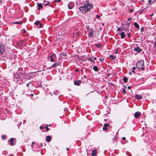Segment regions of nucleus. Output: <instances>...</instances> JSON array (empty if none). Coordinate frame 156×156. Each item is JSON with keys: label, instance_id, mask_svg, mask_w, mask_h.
Returning a JSON list of instances; mask_svg holds the SVG:
<instances>
[{"label": "nucleus", "instance_id": "obj_1", "mask_svg": "<svg viewBox=\"0 0 156 156\" xmlns=\"http://www.w3.org/2000/svg\"><path fill=\"white\" fill-rule=\"evenodd\" d=\"M93 7L92 4H89L88 2L85 3L83 6L79 7L80 10L83 14H85L88 12Z\"/></svg>", "mask_w": 156, "mask_h": 156}, {"label": "nucleus", "instance_id": "obj_2", "mask_svg": "<svg viewBox=\"0 0 156 156\" xmlns=\"http://www.w3.org/2000/svg\"><path fill=\"white\" fill-rule=\"evenodd\" d=\"M144 62L143 60H139L136 64V67L139 69H142L143 70H144L145 68L143 67Z\"/></svg>", "mask_w": 156, "mask_h": 156}, {"label": "nucleus", "instance_id": "obj_3", "mask_svg": "<svg viewBox=\"0 0 156 156\" xmlns=\"http://www.w3.org/2000/svg\"><path fill=\"white\" fill-rule=\"evenodd\" d=\"M5 47L3 44L0 43V55L2 54L5 51Z\"/></svg>", "mask_w": 156, "mask_h": 156}, {"label": "nucleus", "instance_id": "obj_4", "mask_svg": "<svg viewBox=\"0 0 156 156\" xmlns=\"http://www.w3.org/2000/svg\"><path fill=\"white\" fill-rule=\"evenodd\" d=\"M141 115V113L139 112H136L134 115V116L136 119H138L139 117Z\"/></svg>", "mask_w": 156, "mask_h": 156}, {"label": "nucleus", "instance_id": "obj_5", "mask_svg": "<svg viewBox=\"0 0 156 156\" xmlns=\"http://www.w3.org/2000/svg\"><path fill=\"white\" fill-rule=\"evenodd\" d=\"M68 7L69 9H72L74 6V3L72 2H69L68 4Z\"/></svg>", "mask_w": 156, "mask_h": 156}, {"label": "nucleus", "instance_id": "obj_6", "mask_svg": "<svg viewBox=\"0 0 156 156\" xmlns=\"http://www.w3.org/2000/svg\"><path fill=\"white\" fill-rule=\"evenodd\" d=\"M111 134H112V133L113 134V136H114V137L112 138V143H114L115 141H116L117 140V136L115 133L111 132Z\"/></svg>", "mask_w": 156, "mask_h": 156}, {"label": "nucleus", "instance_id": "obj_7", "mask_svg": "<svg viewBox=\"0 0 156 156\" xmlns=\"http://www.w3.org/2000/svg\"><path fill=\"white\" fill-rule=\"evenodd\" d=\"M109 127V124L108 123H105L104 125L103 128V130L104 131L108 130V127Z\"/></svg>", "mask_w": 156, "mask_h": 156}, {"label": "nucleus", "instance_id": "obj_8", "mask_svg": "<svg viewBox=\"0 0 156 156\" xmlns=\"http://www.w3.org/2000/svg\"><path fill=\"white\" fill-rule=\"evenodd\" d=\"M134 50L136 51L137 53H139L140 52L142 51V49L140 48L139 47H137L136 48H134Z\"/></svg>", "mask_w": 156, "mask_h": 156}, {"label": "nucleus", "instance_id": "obj_9", "mask_svg": "<svg viewBox=\"0 0 156 156\" xmlns=\"http://www.w3.org/2000/svg\"><path fill=\"white\" fill-rule=\"evenodd\" d=\"M94 30L92 28H91L88 34L89 37L90 38L93 36Z\"/></svg>", "mask_w": 156, "mask_h": 156}, {"label": "nucleus", "instance_id": "obj_10", "mask_svg": "<svg viewBox=\"0 0 156 156\" xmlns=\"http://www.w3.org/2000/svg\"><path fill=\"white\" fill-rule=\"evenodd\" d=\"M15 139L14 138H11L9 140V142L10 143V144L11 146H13L14 145L13 141Z\"/></svg>", "mask_w": 156, "mask_h": 156}, {"label": "nucleus", "instance_id": "obj_11", "mask_svg": "<svg viewBox=\"0 0 156 156\" xmlns=\"http://www.w3.org/2000/svg\"><path fill=\"white\" fill-rule=\"evenodd\" d=\"M81 83V81L80 80H76L74 82V85L77 86H79Z\"/></svg>", "mask_w": 156, "mask_h": 156}, {"label": "nucleus", "instance_id": "obj_12", "mask_svg": "<svg viewBox=\"0 0 156 156\" xmlns=\"http://www.w3.org/2000/svg\"><path fill=\"white\" fill-rule=\"evenodd\" d=\"M135 97L137 100H140L142 98V96L141 95H139L137 94L136 95Z\"/></svg>", "mask_w": 156, "mask_h": 156}, {"label": "nucleus", "instance_id": "obj_13", "mask_svg": "<svg viewBox=\"0 0 156 156\" xmlns=\"http://www.w3.org/2000/svg\"><path fill=\"white\" fill-rule=\"evenodd\" d=\"M51 137L49 136H46V140L47 142H49L51 141Z\"/></svg>", "mask_w": 156, "mask_h": 156}, {"label": "nucleus", "instance_id": "obj_14", "mask_svg": "<svg viewBox=\"0 0 156 156\" xmlns=\"http://www.w3.org/2000/svg\"><path fill=\"white\" fill-rule=\"evenodd\" d=\"M38 9L39 10L42 9L43 8V5L41 3H39L37 4Z\"/></svg>", "mask_w": 156, "mask_h": 156}, {"label": "nucleus", "instance_id": "obj_15", "mask_svg": "<svg viewBox=\"0 0 156 156\" xmlns=\"http://www.w3.org/2000/svg\"><path fill=\"white\" fill-rule=\"evenodd\" d=\"M12 24H20L21 25L22 24V22L21 21H16L12 22L11 24L12 25Z\"/></svg>", "mask_w": 156, "mask_h": 156}, {"label": "nucleus", "instance_id": "obj_16", "mask_svg": "<svg viewBox=\"0 0 156 156\" xmlns=\"http://www.w3.org/2000/svg\"><path fill=\"white\" fill-rule=\"evenodd\" d=\"M49 4L50 2L48 1H47V2H46V1H44L43 4L45 6L49 5Z\"/></svg>", "mask_w": 156, "mask_h": 156}, {"label": "nucleus", "instance_id": "obj_17", "mask_svg": "<svg viewBox=\"0 0 156 156\" xmlns=\"http://www.w3.org/2000/svg\"><path fill=\"white\" fill-rule=\"evenodd\" d=\"M92 156H96V150H93L92 151Z\"/></svg>", "mask_w": 156, "mask_h": 156}, {"label": "nucleus", "instance_id": "obj_18", "mask_svg": "<svg viewBox=\"0 0 156 156\" xmlns=\"http://www.w3.org/2000/svg\"><path fill=\"white\" fill-rule=\"evenodd\" d=\"M95 45L96 47L98 48H101L102 47V45L100 43L96 44H95Z\"/></svg>", "mask_w": 156, "mask_h": 156}, {"label": "nucleus", "instance_id": "obj_19", "mask_svg": "<svg viewBox=\"0 0 156 156\" xmlns=\"http://www.w3.org/2000/svg\"><path fill=\"white\" fill-rule=\"evenodd\" d=\"M66 53H62L60 54V56L61 57L63 58L66 56Z\"/></svg>", "mask_w": 156, "mask_h": 156}, {"label": "nucleus", "instance_id": "obj_20", "mask_svg": "<svg viewBox=\"0 0 156 156\" xmlns=\"http://www.w3.org/2000/svg\"><path fill=\"white\" fill-rule=\"evenodd\" d=\"M120 35H121V38L122 39L124 38L126 36V35L124 34V32H121Z\"/></svg>", "mask_w": 156, "mask_h": 156}, {"label": "nucleus", "instance_id": "obj_21", "mask_svg": "<svg viewBox=\"0 0 156 156\" xmlns=\"http://www.w3.org/2000/svg\"><path fill=\"white\" fill-rule=\"evenodd\" d=\"M134 25L136 28H138L139 27V25L136 22H135L134 23Z\"/></svg>", "mask_w": 156, "mask_h": 156}, {"label": "nucleus", "instance_id": "obj_22", "mask_svg": "<svg viewBox=\"0 0 156 156\" xmlns=\"http://www.w3.org/2000/svg\"><path fill=\"white\" fill-rule=\"evenodd\" d=\"M93 69L95 71H98V68L97 66H94L93 67Z\"/></svg>", "mask_w": 156, "mask_h": 156}, {"label": "nucleus", "instance_id": "obj_23", "mask_svg": "<svg viewBox=\"0 0 156 156\" xmlns=\"http://www.w3.org/2000/svg\"><path fill=\"white\" fill-rule=\"evenodd\" d=\"M110 58H111L112 60H114L115 59V57L114 55H110Z\"/></svg>", "mask_w": 156, "mask_h": 156}, {"label": "nucleus", "instance_id": "obj_24", "mask_svg": "<svg viewBox=\"0 0 156 156\" xmlns=\"http://www.w3.org/2000/svg\"><path fill=\"white\" fill-rule=\"evenodd\" d=\"M123 81L125 83H126L127 82V81L128 80V79L127 77H124L123 78Z\"/></svg>", "mask_w": 156, "mask_h": 156}, {"label": "nucleus", "instance_id": "obj_25", "mask_svg": "<svg viewBox=\"0 0 156 156\" xmlns=\"http://www.w3.org/2000/svg\"><path fill=\"white\" fill-rule=\"evenodd\" d=\"M58 65L56 63L54 64L51 66V68H56L57 66Z\"/></svg>", "mask_w": 156, "mask_h": 156}, {"label": "nucleus", "instance_id": "obj_26", "mask_svg": "<svg viewBox=\"0 0 156 156\" xmlns=\"http://www.w3.org/2000/svg\"><path fill=\"white\" fill-rule=\"evenodd\" d=\"M92 58V57H89L88 58V60L90 61V62H94L95 63V62L93 59H91Z\"/></svg>", "mask_w": 156, "mask_h": 156}, {"label": "nucleus", "instance_id": "obj_27", "mask_svg": "<svg viewBox=\"0 0 156 156\" xmlns=\"http://www.w3.org/2000/svg\"><path fill=\"white\" fill-rule=\"evenodd\" d=\"M128 30H129V27H126L125 28L123 27V28L122 29V30H125L126 31H127Z\"/></svg>", "mask_w": 156, "mask_h": 156}, {"label": "nucleus", "instance_id": "obj_28", "mask_svg": "<svg viewBox=\"0 0 156 156\" xmlns=\"http://www.w3.org/2000/svg\"><path fill=\"white\" fill-rule=\"evenodd\" d=\"M6 137V135L2 136V140H4L5 139Z\"/></svg>", "mask_w": 156, "mask_h": 156}, {"label": "nucleus", "instance_id": "obj_29", "mask_svg": "<svg viewBox=\"0 0 156 156\" xmlns=\"http://www.w3.org/2000/svg\"><path fill=\"white\" fill-rule=\"evenodd\" d=\"M46 129V132L48 131L49 130V128L48 127V125H46V126L44 128Z\"/></svg>", "mask_w": 156, "mask_h": 156}, {"label": "nucleus", "instance_id": "obj_30", "mask_svg": "<svg viewBox=\"0 0 156 156\" xmlns=\"http://www.w3.org/2000/svg\"><path fill=\"white\" fill-rule=\"evenodd\" d=\"M104 59V58L102 57H101L100 58L99 61L101 62H103Z\"/></svg>", "mask_w": 156, "mask_h": 156}, {"label": "nucleus", "instance_id": "obj_31", "mask_svg": "<svg viewBox=\"0 0 156 156\" xmlns=\"http://www.w3.org/2000/svg\"><path fill=\"white\" fill-rule=\"evenodd\" d=\"M53 57L51 55L50 56L51 59H50V61L51 62H54V58H53Z\"/></svg>", "mask_w": 156, "mask_h": 156}, {"label": "nucleus", "instance_id": "obj_32", "mask_svg": "<svg viewBox=\"0 0 156 156\" xmlns=\"http://www.w3.org/2000/svg\"><path fill=\"white\" fill-rule=\"evenodd\" d=\"M131 23V22H127L126 23V25L127 26V27H128V26Z\"/></svg>", "mask_w": 156, "mask_h": 156}, {"label": "nucleus", "instance_id": "obj_33", "mask_svg": "<svg viewBox=\"0 0 156 156\" xmlns=\"http://www.w3.org/2000/svg\"><path fill=\"white\" fill-rule=\"evenodd\" d=\"M133 71H132L133 73H135V70L136 69V68L135 67H133L132 68Z\"/></svg>", "mask_w": 156, "mask_h": 156}, {"label": "nucleus", "instance_id": "obj_34", "mask_svg": "<svg viewBox=\"0 0 156 156\" xmlns=\"http://www.w3.org/2000/svg\"><path fill=\"white\" fill-rule=\"evenodd\" d=\"M40 21H36L35 23L36 26H37L40 23Z\"/></svg>", "mask_w": 156, "mask_h": 156}, {"label": "nucleus", "instance_id": "obj_35", "mask_svg": "<svg viewBox=\"0 0 156 156\" xmlns=\"http://www.w3.org/2000/svg\"><path fill=\"white\" fill-rule=\"evenodd\" d=\"M43 25L42 23H39V27L40 28H42V27H43Z\"/></svg>", "mask_w": 156, "mask_h": 156}, {"label": "nucleus", "instance_id": "obj_36", "mask_svg": "<svg viewBox=\"0 0 156 156\" xmlns=\"http://www.w3.org/2000/svg\"><path fill=\"white\" fill-rule=\"evenodd\" d=\"M57 91H55L54 92H53V94L55 95H57L58 94L57 93Z\"/></svg>", "mask_w": 156, "mask_h": 156}, {"label": "nucleus", "instance_id": "obj_37", "mask_svg": "<svg viewBox=\"0 0 156 156\" xmlns=\"http://www.w3.org/2000/svg\"><path fill=\"white\" fill-rule=\"evenodd\" d=\"M144 30V29L143 27H142L141 29H140V31L141 32H143Z\"/></svg>", "mask_w": 156, "mask_h": 156}, {"label": "nucleus", "instance_id": "obj_38", "mask_svg": "<svg viewBox=\"0 0 156 156\" xmlns=\"http://www.w3.org/2000/svg\"><path fill=\"white\" fill-rule=\"evenodd\" d=\"M30 83H31V82H30L29 83H27V84H26V86H27V87H29V84H30Z\"/></svg>", "mask_w": 156, "mask_h": 156}, {"label": "nucleus", "instance_id": "obj_39", "mask_svg": "<svg viewBox=\"0 0 156 156\" xmlns=\"http://www.w3.org/2000/svg\"><path fill=\"white\" fill-rule=\"evenodd\" d=\"M96 17L98 19H99L100 18V16L98 15H97L96 16Z\"/></svg>", "mask_w": 156, "mask_h": 156}, {"label": "nucleus", "instance_id": "obj_40", "mask_svg": "<svg viewBox=\"0 0 156 156\" xmlns=\"http://www.w3.org/2000/svg\"><path fill=\"white\" fill-rule=\"evenodd\" d=\"M122 91L124 93H126V90H125V89H123V90H122Z\"/></svg>", "mask_w": 156, "mask_h": 156}, {"label": "nucleus", "instance_id": "obj_41", "mask_svg": "<svg viewBox=\"0 0 156 156\" xmlns=\"http://www.w3.org/2000/svg\"><path fill=\"white\" fill-rule=\"evenodd\" d=\"M121 30V28L120 27H118L117 29V31H119L120 30Z\"/></svg>", "mask_w": 156, "mask_h": 156}, {"label": "nucleus", "instance_id": "obj_42", "mask_svg": "<svg viewBox=\"0 0 156 156\" xmlns=\"http://www.w3.org/2000/svg\"><path fill=\"white\" fill-rule=\"evenodd\" d=\"M154 46L155 48H156V41L155 42Z\"/></svg>", "mask_w": 156, "mask_h": 156}, {"label": "nucleus", "instance_id": "obj_43", "mask_svg": "<svg viewBox=\"0 0 156 156\" xmlns=\"http://www.w3.org/2000/svg\"><path fill=\"white\" fill-rule=\"evenodd\" d=\"M51 55H52L53 57H56V55H55V54H54V53L53 54Z\"/></svg>", "mask_w": 156, "mask_h": 156}, {"label": "nucleus", "instance_id": "obj_44", "mask_svg": "<svg viewBox=\"0 0 156 156\" xmlns=\"http://www.w3.org/2000/svg\"><path fill=\"white\" fill-rule=\"evenodd\" d=\"M132 20V19L131 18H129L128 19V21H130V22H131V20Z\"/></svg>", "mask_w": 156, "mask_h": 156}, {"label": "nucleus", "instance_id": "obj_45", "mask_svg": "<svg viewBox=\"0 0 156 156\" xmlns=\"http://www.w3.org/2000/svg\"><path fill=\"white\" fill-rule=\"evenodd\" d=\"M61 0H58V1H57L56 0H55V1L56 2H60L61 1Z\"/></svg>", "mask_w": 156, "mask_h": 156}, {"label": "nucleus", "instance_id": "obj_46", "mask_svg": "<svg viewBox=\"0 0 156 156\" xmlns=\"http://www.w3.org/2000/svg\"><path fill=\"white\" fill-rule=\"evenodd\" d=\"M43 128H44L42 126H41L40 127V128L41 129H43Z\"/></svg>", "mask_w": 156, "mask_h": 156}, {"label": "nucleus", "instance_id": "obj_47", "mask_svg": "<svg viewBox=\"0 0 156 156\" xmlns=\"http://www.w3.org/2000/svg\"><path fill=\"white\" fill-rule=\"evenodd\" d=\"M133 9H131L129 10V11L131 12H133Z\"/></svg>", "mask_w": 156, "mask_h": 156}, {"label": "nucleus", "instance_id": "obj_48", "mask_svg": "<svg viewBox=\"0 0 156 156\" xmlns=\"http://www.w3.org/2000/svg\"><path fill=\"white\" fill-rule=\"evenodd\" d=\"M127 88L128 89H130L131 88V87L130 86H129L128 87H127Z\"/></svg>", "mask_w": 156, "mask_h": 156}, {"label": "nucleus", "instance_id": "obj_49", "mask_svg": "<svg viewBox=\"0 0 156 156\" xmlns=\"http://www.w3.org/2000/svg\"><path fill=\"white\" fill-rule=\"evenodd\" d=\"M122 139L123 140H125L126 139V138L125 137H122Z\"/></svg>", "mask_w": 156, "mask_h": 156}, {"label": "nucleus", "instance_id": "obj_50", "mask_svg": "<svg viewBox=\"0 0 156 156\" xmlns=\"http://www.w3.org/2000/svg\"><path fill=\"white\" fill-rule=\"evenodd\" d=\"M40 146L41 147H42L43 146V144L42 143H41L40 144Z\"/></svg>", "mask_w": 156, "mask_h": 156}, {"label": "nucleus", "instance_id": "obj_51", "mask_svg": "<svg viewBox=\"0 0 156 156\" xmlns=\"http://www.w3.org/2000/svg\"><path fill=\"white\" fill-rule=\"evenodd\" d=\"M127 35H128V37H130V34L129 33H128L127 34Z\"/></svg>", "mask_w": 156, "mask_h": 156}, {"label": "nucleus", "instance_id": "obj_52", "mask_svg": "<svg viewBox=\"0 0 156 156\" xmlns=\"http://www.w3.org/2000/svg\"><path fill=\"white\" fill-rule=\"evenodd\" d=\"M153 15H154V14H153V13H152V14H151V15H150V16H153Z\"/></svg>", "mask_w": 156, "mask_h": 156}, {"label": "nucleus", "instance_id": "obj_53", "mask_svg": "<svg viewBox=\"0 0 156 156\" xmlns=\"http://www.w3.org/2000/svg\"><path fill=\"white\" fill-rule=\"evenodd\" d=\"M148 2L150 3L151 2V0H149L148 1Z\"/></svg>", "mask_w": 156, "mask_h": 156}, {"label": "nucleus", "instance_id": "obj_54", "mask_svg": "<svg viewBox=\"0 0 156 156\" xmlns=\"http://www.w3.org/2000/svg\"><path fill=\"white\" fill-rule=\"evenodd\" d=\"M75 71L76 72H78L79 71V70L78 69H76Z\"/></svg>", "mask_w": 156, "mask_h": 156}, {"label": "nucleus", "instance_id": "obj_55", "mask_svg": "<svg viewBox=\"0 0 156 156\" xmlns=\"http://www.w3.org/2000/svg\"><path fill=\"white\" fill-rule=\"evenodd\" d=\"M94 60H96V59H97V58H96V57H94Z\"/></svg>", "mask_w": 156, "mask_h": 156}, {"label": "nucleus", "instance_id": "obj_56", "mask_svg": "<svg viewBox=\"0 0 156 156\" xmlns=\"http://www.w3.org/2000/svg\"><path fill=\"white\" fill-rule=\"evenodd\" d=\"M110 73H108V74L107 75V76H110Z\"/></svg>", "mask_w": 156, "mask_h": 156}, {"label": "nucleus", "instance_id": "obj_57", "mask_svg": "<svg viewBox=\"0 0 156 156\" xmlns=\"http://www.w3.org/2000/svg\"><path fill=\"white\" fill-rule=\"evenodd\" d=\"M31 95L32 96H33L34 94H31Z\"/></svg>", "mask_w": 156, "mask_h": 156}, {"label": "nucleus", "instance_id": "obj_58", "mask_svg": "<svg viewBox=\"0 0 156 156\" xmlns=\"http://www.w3.org/2000/svg\"><path fill=\"white\" fill-rule=\"evenodd\" d=\"M34 142L33 141L32 143V144H34Z\"/></svg>", "mask_w": 156, "mask_h": 156}, {"label": "nucleus", "instance_id": "obj_59", "mask_svg": "<svg viewBox=\"0 0 156 156\" xmlns=\"http://www.w3.org/2000/svg\"><path fill=\"white\" fill-rule=\"evenodd\" d=\"M123 86H124V87H125V88H126V86L125 85H123Z\"/></svg>", "mask_w": 156, "mask_h": 156}, {"label": "nucleus", "instance_id": "obj_60", "mask_svg": "<svg viewBox=\"0 0 156 156\" xmlns=\"http://www.w3.org/2000/svg\"><path fill=\"white\" fill-rule=\"evenodd\" d=\"M2 0H0V3H2Z\"/></svg>", "mask_w": 156, "mask_h": 156}, {"label": "nucleus", "instance_id": "obj_61", "mask_svg": "<svg viewBox=\"0 0 156 156\" xmlns=\"http://www.w3.org/2000/svg\"><path fill=\"white\" fill-rule=\"evenodd\" d=\"M117 53V51H116L115 52V54H116V53Z\"/></svg>", "mask_w": 156, "mask_h": 156}, {"label": "nucleus", "instance_id": "obj_62", "mask_svg": "<svg viewBox=\"0 0 156 156\" xmlns=\"http://www.w3.org/2000/svg\"><path fill=\"white\" fill-rule=\"evenodd\" d=\"M129 74H130V75H131V72H129Z\"/></svg>", "mask_w": 156, "mask_h": 156}, {"label": "nucleus", "instance_id": "obj_63", "mask_svg": "<svg viewBox=\"0 0 156 156\" xmlns=\"http://www.w3.org/2000/svg\"><path fill=\"white\" fill-rule=\"evenodd\" d=\"M69 148H66V150H67V151H68V150H69Z\"/></svg>", "mask_w": 156, "mask_h": 156}, {"label": "nucleus", "instance_id": "obj_64", "mask_svg": "<svg viewBox=\"0 0 156 156\" xmlns=\"http://www.w3.org/2000/svg\"><path fill=\"white\" fill-rule=\"evenodd\" d=\"M31 147H33V144L31 145Z\"/></svg>", "mask_w": 156, "mask_h": 156}]
</instances>
